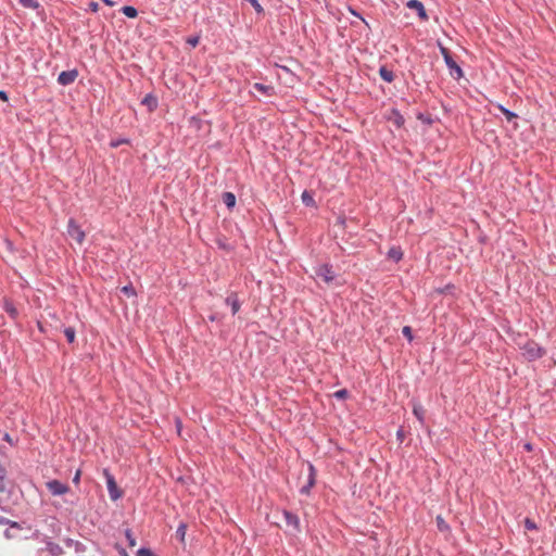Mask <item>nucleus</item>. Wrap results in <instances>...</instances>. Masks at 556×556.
Listing matches in <instances>:
<instances>
[{
    "mask_svg": "<svg viewBox=\"0 0 556 556\" xmlns=\"http://www.w3.org/2000/svg\"><path fill=\"white\" fill-rule=\"evenodd\" d=\"M283 517H285V521H286L287 526L292 527L294 530H299L300 520L296 515H294L288 510H285Z\"/></svg>",
    "mask_w": 556,
    "mask_h": 556,
    "instance_id": "11",
    "label": "nucleus"
},
{
    "mask_svg": "<svg viewBox=\"0 0 556 556\" xmlns=\"http://www.w3.org/2000/svg\"><path fill=\"white\" fill-rule=\"evenodd\" d=\"M497 108H498V109L501 110V112L506 116V118H507V121H508V122H510V121H513L514 118H516V117H517V115H516L514 112H511V111H509V110L505 109L504 106H502V105H497Z\"/></svg>",
    "mask_w": 556,
    "mask_h": 556,
    "instance_id": "25",
    "label": "nucleus"
},
{
    "mask_svg": "<svg viewBox=\"0 0 556 556\" xmlns=\"http://www.w3.org/2000/svg\"><path fill=\"white\" fill-rule=\"evenodd\" d=\"M315 479H316V470H315V468H314V466L312 464H308V478H307V482H306L305 485H303L300 489V492L302 494H309L311 489L315 484Z\"/></svg>",
    "mask_w": 556,
    "mask_h": 556,
    "instance_id": "8",
    "label": "nucleus"
},
{
    "mask_svg": "<svg viewBox=\"0 0 556 556\" xmlns=\"http://www.w3.org/2000/svg\"><path fill=\"white\" fill-rule=\"evenodd\" d=\"M20 3L24 8L28 9H37L39 7V3L36 0H20Z\"/></svg>",
    "mask_w": 556,
    "mask_h": 556,
    "instance_id": "24",
    "label": "nucleus"
},
{
    "mask_svg": "<svg viewBox=\"0 0 556 556\" xmlns=\"http://www.w3.org/2000/svg\"><path fill=\"white\" fill-rule=\"evenodd\" d=\"M396 435H397V439L400 441H403V439H404V430L402 428L399 429L397 432H396Z\"/></svg>",
    "mask_w": 556,
    "mask_h": 556,
    "instance_id": "38",
    "label": "nucleus"
},
{
    "mask_svg": "<svg viewBox=\"0 0 556 556\" xmlns=\"http://www.w3.org/2000/svg\"><path fill=\"white\" fill-rule=\"evenodd\" d=\"M79 480H80V470H77L73 478V482L77 484V483H79Z\"/></svg>",
    "mask_w": 556,
    "mask_h": 556,
    "instance_id": "37",
    "label": "nucleus"
},
{
    "mask_svg": "<svg viewBox=\"0 0 556 556\" xmlns=\"http://www.w3.org/2000/svg\"><path fill=\"white\" fill-rule=\"evenodd\" d=\"M349 392L345 390V389H342V390H339L334 393V396L339 400H344L346 399Z\"/></svg>",
    "mask_w": 556,
    "mask_h": 556,
    "instance_id": "29",
    "label": "nucleus"
},
{
    "mask_svg": "<svg viewBox=\"0 0 556 556\" xmlns=\"http://www.w3.org/2000/svg\"><path fill=\"white\" fill-rule=\"evenodd\" d=\"M388 256L394 262H399L403 257V252L400 247H392L388 252Z\"/></svg>",
    "mask_w": 556,
    "mask_h": 556,
    "instance_id": "15",
    "label": "nucleus"
},
{
    "mask_svg": "<svg viewBox=\"0 0 556 556\" xmlns=\"http://www.w3.org/2000/svg\"><path fill=\"white\" fill-rule=\"evenodd\" d=\"M46 486L53 495H63L70 490L67 484L62 483L59 480H50L46 483Z\"/></svg>",
    "mask_w": 556,
    "mask_h": 556,
    "instance_id": "5",
    "label": "nucleus"
},
{
    "mask_svg": "<svg viewBox=\"0 0 556 556\" xmlns=\"http://www.w3.org/2000/svg\"><path fill=\"white\" fill-rule=\"evenodd\" d=\"M226 304L231 307L232 314H237L240 309V302L236 293H231L226 298Z\"/></svg>",
    "mask_w": 556,
    "mask_h": 556,
    "instance_id": "13",
    "label": "nucleus"
},
{
    "mask_svg": "<svg viewBox=\"0 0 556 556\" xmlns=\"http://www.w3.org/2000/svg\"><path fill=\"white\" fill-rule=\"evenodd\" d=\"M362 22H365V18L363 16H358Z\"/></svg>",
    "mask_w": 556,
    "mask_h": 556,
    "instance_id": "46",
    "label": "nucleus"
},
{
    "mask_svg": "<svg viewBox=\"0 0 556 556\" xmlns=\"http://www.w3.org/2000/svg\"><path fill=\"white\" fill-rule=\"evenodd\" d=\"M141 104L147 106L149 112H153L157 108V98L152 93L146 94V97L141 100Z\"/></svg>",
    "mask_w": 556,
    "mask_h": 556,
    "instance_id": "10",
    "label": "nucleus"
},
{
    "mask_svg": "<svg viewBox=\"0 0 556 556\" xmlns=\"http://www.w3.org/2000/svg\"><path fill=\"white\" fill-rule=\"evenodd\" d=\"M78 76V72L76 70L64 71L61 72L58 77V83L62 86H67L73 84Z\"/></svg>",
    "mask_w": 556,
    "mask_h": 556,
    "instance_id": "7",
    "label": "nucleus"
},
{
    "mask_svg": "<svg viewBox=\"0 0 556 556\" xmlns=\"http://www.w3.org/2000/svg\"><path fill=\"white\" fill-rule=\"evenodd\" d=\"M103 476H104L105 481H106V486H108V491H109L111 500L112 501H117L118 498L122 497L123 493L118 489L117 483H116L114 477L111 475V472L108 469L103 470Z\"/></svg>",
    "mask_w": 556,
    "mask_h": 556,
    "instance_id": "2",
    "label": "nucleus"
},
{
    "mask_svg": "<svg viewBox=\"0 0 556 556\" xmlns=\"http://www.w3.org/2000/svg\"><path fill=\"white\" fill-rule=\"evenodd\" d=\"M316 275H317V277H319L327 283H330L331 281H333L334 277H336V274L332 270V267L328 264L320 265L316 269Z\"/></svg>",
    "mask_w": 556,
    "mask_h": 556,
    "instance_id": "6",
    "label": "nucleus"
},
{
    "mask_svg": "<svg viewBox=\"0 0 556 556\" xmlns=\"http://www.w3.org/2000/svg\"><path fill=\"white\" fill-rule=\"evenodd\" d=\"M362 22H365V18L363 16H358Z\"/></svg>",
    "mask_w": 556,
    "mask_h": 556,
    "instance_id": "47",
    "label": "nucleus"
},
{
    "mask_svg": "<svg viewBox=\"0 0 556 556\" xmlns=\"http://www.w3.org/2000/svg\"><path fill=\"white\" fill-rule=\"evenodd\" d=\"M394 115H395L394 123L397 126H402L404 124V117L396 111H394Z\"/></svg>",
    "mask_w": 556,
    "mask_h": 556,
    "instance_id": "31",
    "label": "nucleus"
},
{
    "mask_svg": "<svg viewBox=\"0 0 556 556\" xmlns=\"http://www.w3.org/2000/svg\"><path fill=\"white\" fill-rule=\"evenodd\" d=\"M253 88L264 94L265 97H273L275 94V88L270 85H264L261 83H255Z\"/></svg>",
    "mask_w": 556,
    "mask_h": 556,
    "instance_id": "12",
    "label": "nucleus"
},
{
    "mask_svg": "<svg viewBox=\"0 0 556 556\" xmlns=\"http://www.w3.org/2000/svg\"><path fill=\"white\" fill-rule=\"evenodd\" d=\"M4 309L13 318H15L17 316V311L11 302H9V301L4 302Z\"/></svg>",
    "mask_w": 556,
    "mask_h": 556,
    "instance_id": "22",
    "label": "nucleus"
},
{
    "mask_svg": "<svg viewBox=\"0 0 556 556\" xmlns=\"http://www.w3.org/2000/svg\"><path fill=\"white\" fill-rule=\"evenodd\" d=\"M301 198H302L303 203L306 206H314L315 205V200H314L313 195L308 191H304L302 193Z\"/></svg>",
    "mask_w": 556,
    "mask_h": 556,
    "instance_id": "20",
    "label": "nucleus"
},
{
    "mask_svg": "<svg viewBox=\"0 0 556 556\" xmlns=\"http://www.w3.org/2000/svg\"><path fill=\"white\" fill-rule=\"evenodd\" d=\"M435 522H437V527H438L439 531H441V532L450 531V526L446 523V521L443 519L442 516H440V515L437 516Z\"/></svg>",
    "mask_w": 556,
    "mask_h": 556,
    "instance_id": "18",
    "label": "nucleus"
},
{
    "mask_svg": "<svg viewBox=\"0 0 556 556\" xmlns=\"http://www.w3.org/2000/svg\"><path fill=\"white\" fill-rule=\"evenodd\" d=\"M247 1L253 7V9L255 10V12L257 14L264 13V9L261 5V3L258 2V0H247Z\"/></svg>",
    "mask_w": 556,
    "mask_h": 556,
    "instance_id": "26",
    "label": "nucleus"
},
{
    "mask_svg": "<svg viewBox=\"0 0 556 556\" xmlns=\"http://www.w3.org/2000/svg\"><path fill=\"white\" fill-rule=\"evenodd\" d=\"M178 532L181 533V535L185 534V526L181 525L179 528H178Z\"/></svg>",
    "mask_w": 556,
    "mask_h": 556,
    "instance_id": "41",
    "label": "nucleus"
},
{
    "mask_svg": "<svg viewBox=\"0 0 556 556\" xmlns=\"http://www.w3.org/2000/svg\"><path fill=\"white\" fill-rule=\"evenodd\" d=\"M525 448H526L527 451H531V450H532V446H531V444H529V443H528V444H526V445H525Z\"/></svg>",
    "mask_w": 556,
    "mask_h": 556,
    "instance_id": "43",
    "label": "nucleus"
},
{
    "mask_svg": "<svg viewBox=\"0 0 556 556\" xmlns=\"http://www.w3.org/2000/svg\"><path fill=\"white\" fill-rule=\"evenodd\" d=\"M5 468L0 465V492H3L5 490Z\"/></svg>",
    "mask_w": 556,
    "mask_h": 556,
    "instance_id": "23",
    "label": "nucleus"
},
{
    "mask_svg": "<svg viewBox=\"0 0 556 556\" xmlns=\"http://www.w3.org/2000/svg\"><path fill=\"white\" fill-rule=\"evenodd\" d=\"M137 556H154L153 553L148 548H140L137 552Z\"/></svg>",
    "mask_w": 556,
    "mask_h": 556,
    "instance_id": "33",
    "label": "nucleus"
},
{
    "mask_svg": "<svg viewBox=\"0 0 556 556\" xmlns=\"http://www.w3.org/2000/svg\"><path fill=\"white\" fill-rule=\"evenodd\" d=\"M127 142H128V140H127V139H118V140H113V141H111L110 146H111L112 148H117V147H119L121 144H123V143H127Z\"/></svg>",
    "mask_w": 556,
    "mask_h": 556,
    "instance_id": "34",
    "label": "nucleus"
},
{
    "mask_svg": "<svg viewBox=\"0 0 556 556\" xmlns=\"http://www.w3.org/2000/svg\"><path fill=\"white\" fill-rule=\"evenodd\" d=\"M223 202L228 208H232L236 204V195L232 192H225L223 194Z\"/></svg>",
    "mask_w": 556,
    "mask_h": 556,
    "instance_id": "17",
    "label": "nucleus"
},
{
    "mask_svg": "<svg viewBox=\"0 0 556 556\" xmlns=\"http://www.w3.org/2000/svg\"><path fill=\"white\" fill-rule=\"evenodd\" d=\"M0 99H1L2 101H8V94H7V92H5V91L0 90Z\"/></svg>",
    "mask_w": 556,
    "mask_h": 556,
    "instance_id": "39",
    "label": "nucleus"
},
{
    "mask_svg": "<svg viewBox=\"0 0 556 556\" xmlns=\"http://www.w3.org/2000/svg\"><path fill=\"white\" fill-rule=\"evenodd\" d=\"M64 334H65L68 343H73L75 341L76 331L73 327L65 328Z\"/></svg>",
    "mask_w": 556,
    "mask_h": 556,
    "instance_id": "21",
    "label": "nucleus"
},
{
    "mask_svg": "<svg viewBox=\"0 0 556 556\" xmlns=\"http://www.w3.org/2000/svg\"><path fill=\"white\" fill-rule=\"evenodd\" d=\"M440 51L444 58L445 64L451 70V75L455 78H460L463 76V71L451 56L448 49L441 46Z\"/></svg>",
    "mask_w": 556,
    "mask_h": 556,
    "instance_id": "3",
    "label": "nucleus"
},
{
    "mask_svg": "<svg viewBox=\"0 0 556 556\" xmlns=\"http://www.w3.org/2000/svg\"><path fill=\"white\" fill-rule=\"evenodd\" d=\"M349 10H350V12H351L353 15H355V16H359V14H358L356 11H354L353 9L349 8Z\"/></svg>",
    "mask_w": 556,
    "mask_h": 556,
    "instance_id": "42",
    "label": "nucleus"
},
{
    "mask_svg": "<svg viewBox=\"0 0 556 556\" xmlns=\"http://www.w3.org/2000/svg\"><path fill=\"white\" fill-rule=\"evenodd\" d=\"M122 292L128 296H134L136 295V291L134 289V287L131 285H127V286H124L122 288Z\"/></svg>",
    "mask_w": 556,
    "mask_h": 556,
    "instance_id": "27",
    "label": "nucleus"
},
{
    "mask_svg": "<svg viewBox=\"0 0 556 556\" xmlns=\"http://www.w3.org/2000/svg\"><path fill=\"white\" fill-rule=\"evenodd\" d=\"M522 351V356L528 361H534L542 357L544 351L543 349L534 341H527L522 346H520Z\"/></svg>",
    "mask_w": 556,
    "mask_h": 556,
    "instance_id": "1",
    "label": "nucleus"
},
{
    "mask_svg": "<svg viewBox=\"0 0 556 556\" xmlns=\"http://www.w3.org/2000/svg\"><path fill=\"white\" fill-rule=\"evenodd\" d=\"M121 11L129 18H135L138 15L137 9L130 5L123 7Z\"/></svg>",
    "mask_w": 556,
    "mask_h": 556,
    "instance_id": "19",
    "label": "nucleus"
},
{
    "mask_svg": "<svg viewBox=\"0 0 556 556\" xmlns=\"http://www.w3.org/2000/svg\"><path fill=\"white\" fill-rule=\"evenodd\" d=\"M38 327H39L40 331H43V328L40 323L38 324Z\"/></svg>",
    "mask_w": 556,
    "mask_h": 556,
    "instance_id": "44",
    "label": "nucleus"
},
{
    "mask_svg": "<svg viewBox=\"0 0 556 556\" xmlns=\"http://www.w3.org/2000/svg\"><path fill=\"white\" fill-rule=\"evenodd\" d=\"M407 8L415 10L417 12L418 16L420 17V20H422V21L428 20V15L425 10V7L419 0H409L407 2Z\"/></svg>",
    "mask_w": 556,
    "mask_h": 556,
    "instance_id": "9",
    "label": "nucleus"
},
{
    "mask_svg": "<svg viewBox=\"0 0 556 556\" xmlns=\"http://www.w3.org/2000/svg\"><path fill=\"white\" fill-rule=\"evenodd\" d=\"M0 523H1V525H10V526H11V527H13V528H18L17 522H15V521H11V520H9V519H7V518H4V517H0Z\"/></svg>",
    "mask_w": 556,
    "mask_h": 556,
    "instance_id": "30",
    "label": "nucleus"
},
{
    "mask_svg": "<svg viewBox=\"0 0 556 556\" xmlns=\"http://www.w3.org/2000/svg\"><path fill=\"white\" fill-rule=\"evenodd\" d=\"M379 75L387 83H392L394 80L393 72L389 70L387 66H381L379 68Z\"/></svg>",
    "mask_w": 556,
    "mask_h": 556,
    "instance_id": "14",
    "label": "nucleus"
},
{
    "mask_svg": "<svg viewBox=\"0 0 556 556\" xmlns=\"http://www.w3.org/2000/svg\"><path fill=\"white\" fill-rule=\"evenodd\" d=\"M413 414L416 416V418L421 425L425 424V409L420 404H414Z\"/></svg>",
    "mask_w": 556,
    "mask_h": 556,
    "instance_id": "16",
    "label": "nucleus"
},
{
    "mask_svg": "<svg viewBox=\"0 0 556 556\" xmlns=\"http://www.w3.org/2000/svg\"><path fill=\"white\" fill-rule=\"evenodd\" d=\"M199 41H200V37L199 36H192V37H189L187 39V43L190 45L193 48L199 45Z\"/></svg>",
    "mask_w": 556,
    "mask_h": 556,
    "instance_id": "28",
    "label": "nucleus"
},
{
    "mask_svg": "<svg viewBox=\"0 0 556 556\" xmlns=\"http://www.w3.org/2000/svg\"><path fill=\"white\" fill-rule=\"evenodd\" d=\"M67 233L78 244H83L85 237H86L85 231L80 228V226L73 218H71L68 220Z\"/></svg>",
    "mask_w": 556,
    "mask_h": 556,
    "instance_id": "4",
    "label": "nucleus"
},
{
    "mask_svg": "<svg viewBox=\"0 0 556 556\" xmlns=\"http://www.w3.org/2000/svg\"><path fill=\"white\" fill-rule=\"evenodd\" d=\"M403 334L408 339V341L413 340L412 329L408 326H405L402 330Z\"/></svg>",
    "mask_w": 556,
    "mask_h": 556,
    "instance_id": "32",
    "label": "nucleus"
},
{
    "mask_svg": "<svg viewBox=\"0 0 556 556\" xmlns=\"http://www.w3.org/2000/svg\"><path fill=\"white\" fill-rule=\"evenodd\" d=\"M89 8H90V10H91L92 12H94V13H96V12H98V10H99V4H98L97 2H91V3L89 4Z\"/></svg>",
    "mask_w": 556,
    "mask_h": 556,
    "instance_id": "36",
    "label": "nucleus"
},
{
    "mask_svg": "<svg viewBox=\"0 0 556 556\" xmlns=\"http://www.w3.org/2000/svg\"><path fill=\"white\" fill-rule=\"evenodd\" d=\"M525 526L528 530H534L536 529V525L529 518L525 520Z\"/></svg>",
    "mask_w": 556,
    "mask_h": 556,
    "instance_id": "35",
    "label": "nucleus"
},
{
    "mask_svg": "<svg viewBox=\"0 0 556 556\" xmlns=\"http://www.w3.org/2000/svg\"><path fill=\"white\" fill-rule=\"evenodd\" d=\"M362 22H365V18L363 16H358Z\"/></svg>",
    "mask_w": 556,
    "mask_h": 556,
    "instance_id": "45",
    "label": "nucleus"
},
{
    "mask_svg": "<svg viewBox=\"0 0 556 556\" xmlns=\"http://www.w3.org/2000/svg\"><path fill=\"white\" fill-rule=\"evenodd\" d=\"M126 536L129 540L130 545H135L134 540L131 539V533L129 530L126 531Z\"/></svg>",
    "mask_w": 556,
    "mask_h": 556,
    "instance_id": "40",
    "label": "nucleus"
}]
</instances>
